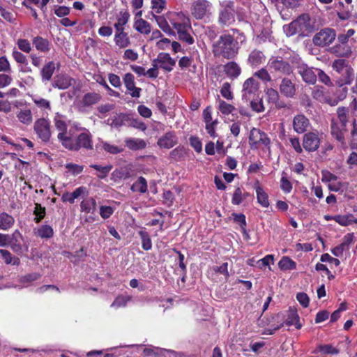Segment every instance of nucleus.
Masks as SVG:
<instances>
[{"label":"nucleus","instance_id":"nucleus-44","mask_svg":"<svg viewBox=\"0 0 357 357\" xmlns=\"http://www.w3.org/2000/svg\"><path fill=\"white\" fill-rule=\"evenodd\" d=\"M36 234L43 238H50L53 236L54 231L49 225H42L38 228Z\"/></svg>","mask_w":357,"mask_h":357},{"label":"nucleus","instance_id":"nucleus-37","mask_svg":"<svg viewBox=\"0 0 357 357\" xmlns=\"http://www.w3.org/2000/svg\"><path fill=\"white\" fill-rule=\"evenodd\" d=\"M134 27L138 32L143 34H149L151 32L150 24L143 19L136 20Z\"/></svg>","mask_w":357,"mask_h":357},{"label":"nucleus","instance_id":"nucleus-57","mask_svg":"<svg viewBox=\"0 0 357 357\" xmlns=\"http://www.w3.org/2000/svg\"><path fill=\"white\" fill-rule=\"evenodd\" d=\"M17 45L18 48L25 53H29L31 51V43L26 39H18Z\"/></svg>","mask_w":357,"mask_h":357},{"label":"nucleus","instance_id":"nucleus-2","mask_svg":"<svg viewBox=\"0 0 357 357\" xmlns=\"http://www.w3.org/2000/svg\"><path fill=\"white\" fill-rule=\"evenodd\" d=\"M212 52L215 57L231 59L238 54L237 42L229 34L221 35L212 45Z\"/></svg>","mask_w":357,"mask_h":357},{"label":"nucleus","instance_id":"nucleus-3","mask_svg":"<svg viewBox=\"0 0 357 357\" xmlns=\"http://www.w3.org/2000/svg\"><path fill=\"white\" fill-rule=\"evenodd\" d=\"M85 132L79 134L75 138L70 137L63 147L72 151H79L80 149L91 151L93 149L92 135L85 128Z\"/></svg>","mask_w":357,"mask_h":357},{"label":"nucleus","instance_id":"nucleus-59","mask_svg":"<svg viewBox=\"0 0 357 357\" xmlns=\"http://www.w3.org/2000/svg\"><path fill=\"white\" fill-rule=\"evenodd\" d=\"M243 200L242 190L240 188H237L232 196L231 202L234 205H239Z\"/></svg>","mask_w":357,"mask_h":357},{"label":"nucleus","instance_id":"nucleus-48","mask_svg":"<svg viewBox=\"0 0 357 357\" xmlns=\"http://www.w3.org/2000/svg\"><path fill=\"white\" fill-rule=\"evenodd\" d=\"M33 214L36 215L34 221L36 223H39L45 216V208L40 204L36 203Z\"/></svg>","mask_w":357,"mask_h":357},{"label":"nucleus","instance_id":"nucleus-46","mask_svg":"<svg viewBox=\"0 0 357 357\" xmlns=\"http://www.w3.org/2000/svg\"><path fill=\"white\" fill-rule=\"evenodd\" d=\"M266 100L269 103L274 104L280 99L279 92L273 88H267L265 89Z\"/></svg>","mask_w":357,"mask_h":357},{"label":"nucleus","instance_id":"nucleus-13","mask_svg":"<svg viewBox=\"0 0 357 357\" xmlns=\"http://www.w3.org/2000/svg\"><path fill=\"white\" fill-rule=\"evenodd\" d=\"M298 30L301 35H307L313 31V27L310 24V17L307 14H302L295 20Z\"/></svg>","mask_w":357,"mask_h":357},{"label":"nucleus","instance_id":"nucleus-1","mask_svg":"<svg viewBox=\"0 0 357 357\" xmlns=\"http://www.w3.org/2000/svg\"><path fill=\"white\" fill-rule=\"evenodd\" d=\"M349 109L341 107L337 109V118H333L331 121V135L342 146H346L345 135L347 132Z\"/></svg>","mask_w":357,"mask_h":357},{"label":"nucleus","instance_id":"nucleus-6","mask_svg":"<svg viewBox=\"0 0 357 357\" xmlns=\"http://www.w3.org/2000/svg\"><path fill=\"white\" fill-rule=\"evenodd\" d=\"M335 30L330 28H324L317 33L313 38V43L317 46L324 47L331 44L335 39Z\"/></svg>","mask_w":357,"mask_h":357},{"label":"nucleus","instance_id":"nucleus-17","mask_svg":"<svg viewBox=\"0 0 357 357\" xmlns=\"http://www.w3.org/2000/svg\"><path fill=\"white\" fill-rule=\"evenodd\" d=\"M74 79L66 74H59L54 77L52 86L61 90L68 89L73 84Z\"/></svg>","mask_w":357,"mask_h":357},{"label":"nucleus","instance_id":"nucleus-64","mask_svg":"<svg viewBox=\"0 0 357 357\" xmlns=\"http://www.w3.org/2000/svg\"><path fill=\"white\" fill-rule=\"evenodd\" d=\"M190 30H185L183 32L178 35L179 40L187 43L189 45L194 43V38L190 36L189 33Z\"/></svg>","mask_w":357,"mask_h":357},{"label":"nucleus","instance_id":"nucleus-41","mask_svg":"<svg viewBox=\"0 0 357 357\" xmlns=\"http://www.w3.org/2000/svg\"><path fill=\"white\" fill-rule=\"evenodd\" d=\"M153 17L155 18V21L157 22L159 27L164 32H165L168 34H174V32L172 31L167 21L163 16H158V15H153Z\"/></svg>","mask_w":357,"mask_h":357},{"label":"nucleus","instance_id":"nucleus-23","mask_svg":"<svg viewBox=\"0 0 357 357\" xmlns=\"http://www.w3.org/2000/svg\"><path fill=\"white\" fill-rule=\"evenodd\" d=\"M56 64L54 61H48L40 70V76L43 82H47L52 79L55 71Z\"/></svg>","mask_w":357,"mask_h":357},{"label":"nucleus","instance_id":"nucleus-22","mask_svg":"<svg viewBox=\"0 0 357 357\" xmlns=\"http://www.w3.org/2000/svg\"><path fill=\"white\" fill-rule=\"evenodd\" d=\"M219 20L222 24H229L234 21V8L232 3H229L220 13Z\"/></svg>","mask_w":357,"mask_h":357},{"label":"nucleus","instance_id":"nucleus-40","mask_svg":"<svg viewBox=\"0 0 357 357\" xmlns=\"http://www.w3.org/2000/svg\"><path fill=\"white\" fill-rule=\"evenodd\" d=\"M333 219L342 226H347L353 222L357 223V219L354 218L352 215H335Z\"/></svg>","mask_w":357,"mask_h":357},{"label":"nucleus","instance_id":"nucleus-5","mask_svg":"<svg viewBox=\"0 0 357 357\" xmlns=\"http://www.w3.org/2000/svg\"><path fill=\"white\" fill-rule=\"evenodd\" d=\"M33 130L36 133L38 137L43 142H49L51 137V126L50 121L45 118H40L37 119L33 126Z\"/></svg>","mask_w":357,"mask_h":357},{"label":"nucleus","instance_id":"nucleus-14","mask_svg":"<svg viewBox=\"0 0 357 357\" xmlns=\"http://www.w3.org/2000/svg\"><path fill=\"white\" fill-rule=\"evenodd\" d=\"M177 17L180 22L171 20V24H172L173 28L177 31L178 35L183 32L185 30L191 29V24L188 17L185 16L183 13H179L177 14Z\"/></svg>","mask_w":357,"mask_h":357},{"label":"nucleus","instance_id":"nucleus-15","mask_svg":"<svg viewBox=\"0 0 357 357\" xmlns=\"http://www.w3.org/2000/svg\"><path fill=\"white\" fill-rule=\"evenodd\" d=\"M208 2L206 0H197L192 4V15L197 20L202 19L206 14Z\"/></svg>","mask_w":357,"mask_h":357},{"label":"nucleus","instance_id":"nucleus-7","mask_svg":"<svg viewBox=\"0 0 357 357\" xmlns=\"http://www.w3.org/2000/svg\"><path fill=\"white\" fill-rule=\"evenodd\" d=\"M296 70L305 83L314 85L317 82V76L313 68L309 67L304 63H301L296 66Z\"/></svg>","mask_w":357,"mask_h":357},{"label":"nucleus","instance_id":"nucleus-26","mask_svg":"<svg viewBox=\"0 0 357 357\" xmlns=\"http://www.w3.org/2000/svg\"><path fill=\"white\" fill-rule=\"evenodd\" d=\"M9 245L12 250L15 252H20L22 251L21 241H22V236L18 230H15L13 234L10 236Z\"/></svg>","mask_w":357,"mask_h":357},{"label":"nucleus","instance_id":"nucleus-50","mask_svg":"<svg viewBox=\"0 0 357 357\" xmlns=\"http://www.w3.org/2000/svg\"><path fill=\"white\" fill-rule=\"evenodd\" d=\"M348 62L344 59H335L332 63V68L338 73H342L347 68H349Z\"/></svg>","mask_w":357,"mask_h":357},{"label":"nucleus","instance_id":"nucleus-8","mask_svg":"<svg viewBox=\"0 0 357 357\" xmlns=\"http://www.w3.org/2000/svg\"><path fill=\"white\" fill-rule=\"evenodd\" d=\"M249 142L251 146H255V147L260 144L268 146L271 142L270 139L265 132L255 128L250 130Z\"/></svg>","mask_w":357,"mask_h":357},{"label":"nucleus","instance_id":"nucleus-24","mask_svg":"<svg viewBox=\"0 0 357 357\" xmlns=\"http://www.w3.org/2000/svg\"><path fill=\"white\" fill-rule=\"evenodd\" d=\"M224 72L232 79L237 78L241 73V69L237 63L230 61L224 66Z\"/></svg>","mask_w":357,"mask_h":357},{"label":"nucleus","instance_id":"nucleus-16","mask_svg":"<svg viewBox=\"0 0 357 357\" xmlns=\"http://www.w3.org/2000/svg\"><path fill=\"white\" fill-rule=\"evenodd\" d=\"M153 62L160 63V67L168 72L172 71L176 64L175 60L168 53L164 52L160 53Z\"/></svg>","mask_w":357,"mask_h":357},{"label":"nucleus","instance_id":"nucleus-36","mask_svg":"<svg viewBox=\"0 0 357 357\" xmlns=\"http://www.w3.org/2000/svg\"><path fill=\"white\" fill-rule=\"evenodd\" d=\"M126 145L131 150H139L146 147V142L141 139H128L126 140Z\"/></svg>","mask_w":357,"mask_h":357},{"label":"nucleus","instance_id":"nucleus-20","mask_svg":"<svg viewBox=\"0 0 357 357\" xmlns=\"http://www.w3.org/2000/svg\"><path fill=\"white\" fill-rule=\"evenodd\" d=\"M310 125V121L307 117L303 114H298L294 116L293 120L294 130L298 133H303L307 130Z\"/></svg>","mask_w":357,"mask_h":357},{"label":"nucleus","instance_id":"nucleus-35","mask_svg":"<svg viewBox=\"0 0 357 357\" xmlns=\"http://www.w3.org/2000/svg\"><path fill=\"white\" fill-rule=\"evenodd\" d=\"M14 218L13 216L8 215L6 213H2L0 214V229L6 230L10 228L14 224Z\"/></svg>","mask_w":357,"mask_h":357},{"label":"nucleus","instance_id":"nucleus-32","mask_svg":"<svg viewBox=\"0 0 357 357\" xmlns=\"http://www.w3.org/2000/svg\"><path fill=\"white\" fill-rule=\"evenodd\" d=\"M284 324L287 326H292L294 325L296 328L299 329L301 327V324L299 323V317L297 314L296 310L289 308L288 312V315Z\"/></svg>","mask_w":357,"mask_h":357},{"label":"nucleus","instance_id":"nucleus-58","mask_svg":"<svg viewBox=\"0 0 357 357\" xmlns=\"http://www.w3.org/2000/svg\"><path fill=\"white\" fill-rule=\"evenodd\" d=\"M40 278V275L37 273H29L24 276H22L19 281L21 283H26V282H31L33 281H36L38 279Z\"/></svg>","mask_w":357,"mask_h":357},{"label":"nucleus","instance_id":"nucleus-18","mask_svg":"<svg viewBox=\"0 0 357 357\" xmlns=\"http://www.w3.org/2000/svg\"><path fill=\"white\" fill-rule=\"evenodd\" d=\"M123 82L127 90L130 93V96L134 98H139L140 96L141 89L135 86L134 76L132 74L128 73L124 75Z\"/></svg>","mask_w":357,"mask_h":357},{"label":"nucleus","instance_id":"nucleus-29","mask_svg":"<svg viewBox=\"0 0 357 357\" xmlns=\"http://www.w3.org/2000/svg\"><path fill=\"white\" fill-rule=\"evenodd\" d=\"M264 59L265 56L262 52L257 50H254L250 52L248 61L251 66L256 67L262 63L264 61Z\"/></svg>","mask_w":357,"mask_h":357},{"label":"nucleus","instance_id":"nucleus-21","mask_svg":"<svg viewBox=\"0 0 357 357\" xmlns=\"http://www.w3.org/2000/svg\"><path fill=\"white\" fill-rule=\"evenodd\" d=\"M114 40L116 45L121 49L126 48L130 45V40L128 33L123 29L115 30Z\"/></svg>","mask_w":357,"mask_h":357},{"label":"nucleus","instance_id":"nucleus-55","mask_svg":"<svg viewBox=\"0 0 357 357\" xmlns=\"http://www.w3.org/2000/svg\"><path fill=\"white\" fill-rule=\"evenodd\" d=\"M220 93L227 100H232L234 96L231 91V85L228 82H225L220 89Z\"/></svg>","mask_w":357,"mask_h":357},{"label":"nucleus","instance_id":"nucleus-25","mask_svg":"<svg viewBox=\"0 0 357 357\" xmlns=\"http://www.w3.org/2000/svg\"><path fill=\"white\" fill-rule=\"evenodd\" d=\"M330 52L338 57H349L351 54V49L349 45L337 44L331 47Z\"/></svg>","mask_w":357,"mask_h":357},{"label":"nucleus","instance_id":"nucleus-27","mask_svg":"<svg viewBox=\"0 0 357 357\" xmlns=\"http://www.w3.org/2000/svg\"><path fill=\"white\" fill-rule=\"evenodd\" d=\"M86 189L84 186H81L78 188H77L74 192H66L63 194L61 197V200L63 202H70V204L74 203L75 199L80 197L82 194L86 192Z\"/></svg>","mask_w":357,"mask_h":357},{"label":"nucleus","instance_id":"nucleus-39","mask_svg":"<svg viewBox=\"0 0 357 357\" xmlns=\"http://www.w3.org/2000/svg\"><path fill=\"white\" fill-rule=\"evenodd\" d=\"M90 167L98 172V174H97L98 178L103 179L107 176L109 172L112 170L113 166L112 165H107L106 166L102 167L98 165L93 164L90 165Z\"/></svg>","mask_w":357,"mask_h":357},{"label":"nucleus","instance_id":"nucleus-33","mask_svg":"<svg viewBox=\"0 0 357 357\" xmlns=\"http://www.w3.org/2000/svg\"><path fill=\"white\" fill-rule=\"evenodd\" d=\"M129 18L130 14L128 11H120L117 16V22L114 25L115 30H124V26L128 23Z\"/></svg>","mask_w":357,"mask_h":357},{"label":"nucleus","instance_id":"nucleus-30","mask_svg":"<svg viewBox=\"0 0 357 357\" xmlns=\"http://www.w3.org/2000/svg\"><path fill=\"white\" fill-rule=\"evenodd\" d=\"M82 211L86 213H94L96 211L97 204L93 197L83 200L80 204Z\"/></svg>","mask_w":357,"mask_h":357},{"label":"nucleus","instance_id":"nucleus-19","mask_svg":"<svg viewBox=\"0 0 357 357\" xmlns=\"http://www.w3.org/2000/svg\"><path fill=\"white\" fill-rule=\"evenodd\" d=\"M177 144V137L174 132H168L158 141L160 148L169 149Z\"/></svg>","mask_w":357,"mask_h":357},{"label":"nucleus","instance_id":"nucleus-11","mask_svg":"<svg viewBox=\"0 0 357 357\" xmlns=\"http://www.w3.org/2000/svg\"><path fill=\"white\" fill-rule=\"evenodd\" d=\"M320 144V139L317 134L309 132L303 135V146L309 152L315 151L318 149Z\"/></svg>","mask_w":357,"mask_h":357},{"label":"nucleus","instance_id":"nucleus-42","mask_svg":"<svg viewBox=\"0 0 357 357\" xmlns=\"http://www.w3.org/2000/svg\"><path fill=\"white\" fill-rule=\"evenodd\" d=\"M279 268L282 271L294 270L296 263L288 257H283L278 263Z\"/></svg>","mask_w":357,"mask_h":357},{"label":"nucleus","instance_id":"nucleus-62","mask_svg":"<svg viewBox=\"0 0 357 357\" xmlns=\"http://www.w3.org/2000/svg\"><path fill=\"white\" fill-rule=\"evenodd\" d=\"M33 102L38 107L42 109H47L49 110L51 109L50 102L49 100L41 98H36L33 99Z\"/></svg>","mask_w":357,"mask_h":357},{"label":"nucleus","instance_id":"nucleus-10","mask_svg":"<svg viewBox=\"0 0 357 357\" xmlns=\"http://www.w3.org/2000/svg\"><path fill=\"white\" fill-rule=\"evenodd\" d=\"M259 83L253 78L246 79L243 85L242 98L246 102L254 98L255 93L258 91Z\"/></svg>","mask_w":357,"mask_h":357},{"label":"nucleus","instance_id":"nucleus-4","mask_svg":"<svg viewBox=\"0 0 357 357\" xmlns=\"http://www.w3.org/2000/svg\"><path fill=\"white\" fill-rule=\"evenodd\" d=\"M268 66L271 73L282 75H289L293 73V68L290 63L280 56H273L268 62Z\"/></svg>","mask_w":357,"mask_h":357},{"label":"nucleus","instance_id":"nucleus-38","mask_svg":"<svg viewBox=\"0 0 357 357\" xmlns=\"http://www.w3.org/2000/svg\"><path fill=\"white\" fill-rule=\"evenodd\" d=\"M131 190L145 193L147 191V182L146 179L142 176L139 177L137 181L132 185Z\"/></svg>","mask_w":357,"mask_h":357},{"label":"nucleus","instance_id":"nucleus-31","mask_svg":"<svg viewBox=\"0 0 357 357\" xmlns=\"http://www.w3.org/2000/svg\"><path fill=\"white\" fill-rule=\"evenodd\" d=\"M257 202L263 207L267 208L269 206L268 194L260 185L255 186Z\"/></svg>","mask_w":357,"mask_h":357},{"label":"nucleus","instance_id":"nucleus-54","mask_svg":"<svg viewBox=\"0 0 357 357\" xmlns=\"http://www.w3.org/2000/svg\"><path fill=\"white\" fill-rule=\"evenodd\" d=\"M254 76L258 77L263 82H271L272 80L269 73L264 68H262L260 70H259L258 71L255 72L254 73Z\"/></svg>","mask_w":357,"mask_h":357},{"label":"nucleus","instance_id":"nucleus-34","mask_svg":"<svg viewBox=\"0 0 357 357\" xmlns=\"http://www.w3.org/2000/svg\"><path fill=\"white\" fill-rule=\"evenodd\" d=\"M101 98V96L97 93H87L82 100V102L84 106H91L97 103Z\"/></svg>","mask_w":357,"mask_h":357},{"label":"nucleus","instance_id":"nucleus-45","mask_svg":"<svg viewBox=\"0 0 357 357\" xmlns=\"http://www.w3.org/2000/svg\"><path fill=\"white\" fill-rule=\"evenodd\" d=\"M19 121L24 124H30L32 122V113L30 109L21 110L18 114Z\"/></svg>","mask_w":357,"mask_h":357},{"label":"nucleus","instance_id":"nucleus-63","mask_svg":"<svg viewBox=\"0 0 357 357\" xmlns=\"http://www.w3.org/2000/svg\"><path fill=\"white\" fill-rule=\"evenodd\" d=\"M114 213V209L111 206H101L100 208V215L103 219L109 218Z\"/></svg>","mask_w":357,"mask_h":357},{"label":"nucleus","instance_id":"nucleus-28","mask_svg":"<svg viewBox=\"0 0 357 357\" xmlns=\"http://www.w3.org/2000/svg\"><path fill=\"white\" fill-rule=\"evenodd\" d=\"M32 42L36 49L40 52L47 53L50 50L49 40L40 36L33 38Z\"/></svg>","mask_w":357,"mask_h":357},{"label":"nucleus","instance_id":"nucleus-43","mask_svg":"<svg viewBox=\"0 0 357 357\" xmlns=\"http://www.w3.org/2000/svg\"><path fill=\"white\" fill-rule=\"evenodd\" d=\"M0 254L5 263L7 264L18 265L20 264V259L17 257H13L11 253L6 250H0Z\"/></svg>","mask_w":357,"mask_h":357},{"label":"nucleus","instance_id":"nucleus-51","mask_svg":"<svg viewBox=\"0 0 357 357\" xmlns=\"http://www.w3.org/2000/svg\"><path fill=\"white\" fill-rule=\"evenodd\" d=\"M250 107L253 111L256 112H262L265 110L262 98H251L250 99Z\"/></svg>","mask_w":357,"mask_h":357},{"label":"nucleus","instance_id":"nucleus-53","mask_svg":"<svg viewBox=\"0 0 357 357\" xmlns=\"http://www.w3.org/2000/svg\"><path fill=\"white\" fill-rule=\"evenodd\" d=\"M102 149L111 154H117L123 151L122 148L114 144H110L108 142L102 143Z\"/></svg>","mask_w":357,"mask_h":357},{"label":"nucleus","instance_id":"nucleus-49","mask_svg":"<svg viewBox=\"0 0 357 357\" xmlns=\"http://www.w3.org/2000/svg\"><path fill=\"white\" fill-rule=\"evenodd\" d=\"M139 235L142 240V248L144 250H149L152 247V243L149 234L144 231H139Z\"/></svg>","mask_w":357,"mask_h":357},{"label":"nucleus","instance_id":"nucleus-61","mask_svg":"<svg viewBox=\"0 0 357 357\" xmlns=\"http://www.w3.org/2000/svg\"><path fill=\"white\" fill-rule=\"evenodd\" d=\"M129 300L128 298L119 296L116 298V299L114 301V302L111 304L112 307L119 308L120 307H124L126 306L128 301Z\"/></svg>","mask_w":357,"mask_h":357},{"label":"nucleus","instance_id":"nucleus-12","mask_svg":"<svg viewBox=\"0 0 357 357\" xmlns=\"http://www.w3.org/2000/svg\"><path fill=\"white\" fill-rule=\"evenodd\" d=\"M54 122L55 128L59 132L57 135V139L63 146L70 137L68 135L67 124L64 121L61 120L60 117L57 116L54 118Z\"/></svg>","mask_w":357,"mask_h":357},{"label":"nucleus","instance_id":"nucleus-9","mask_svg":"<svg viewBox=\"0 0 357 357\" xmlns=\"http://www.w3.org/2000/svg\"><path fill=\"white\" fill-rule=\"evenodd\" d=\"M280 93L287 98H293L296 94V85L289 77L282 78L280 86Z\"/></svg>","mask_w":357,"mask_h":357},{"label":"nucleus","instance_id":"nucleus-47","mask_svg":"<svg viewBox=\"0 0 357 357\" xmlns=\"http://www.w3.org/2000/svg\"><path fill=\"white\" fill-rule=\"evenodd\" d=\"M218 109L222 114L228 115L235 110V107L232 105L220 99L218 101Z\"/></svg>","mask_w":357,"mask_h":357},{"label":"nucleus","instance_id":"nucleus-56","mask_svg":"<svg viewBox=\"0 0 357 357\" xmlns=\"http://www.w3.org/2000/svg\"><path fill=\"white\" fill-rule=\"evenodd\" d=\"M12 56L17 63L27 66V64H28L27 58L22 52L14 50L12 52Z\"/></svg>","mask_w":357,"mask_h":357},{"label":"nucleus","instance_id":"nucleus-52","mask_svg":"<svg viewBox=\"0 0 357 357\" xmlns=\"http://www.w3.org/2000/svg\"><path fill=\"white\" fill-rule=\"evenodd\" d=\"M128 120V116L125 114H120L114 117L112 121L111 126L114 128L121 127L124 124L126 121Z\"/></svg>","mask_w":357,"mask_h":357},{"label":"nucleus","instance_id":"nucleus-60","mask_svg":"<svg viewBox=\"0 0 357 357\" xmlns=\"http://www.w3.org/2000/svg\"><path fill=\"white\" fill-rule=\"evenodd\" d=\"M316 70L318 72L317 76H318L320 82H321L322 83H324V84H326L327 86L333 85L332 82L331 81V79L328 75H326L321 69H316Z\"/></svg>","mask_w":357,"mask_h":357}]
</instances>
